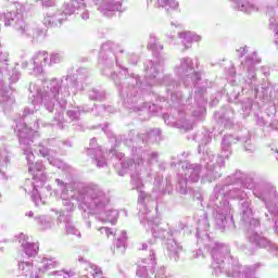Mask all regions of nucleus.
Returning <instances> with one entry per match:
<instances>
[{"label":"nucleus","mask_w":278,"mask_h":278,"mask_svg":"<svg viewBox=\"0 0 278 278\" xmlns=\"http://www.w3.org/2000/svg\"><path fill=\"white\" fill-rule=\"evenodd\" d=\"M227 199L240 201L241 222L252 244L267 249L278 257V193L268 182H255L253 177L237 170L217 185L210 197L213 218L218 229H236L231 205Z\"/></svg>","instance_id":"obj_1"},{"label":"nucleus","mask_w":278,"mask_h":278,"mask_svg":"<svg viewBox=\"0 0 278 278\" xmlns=\"http://www.w3.org/2000/svg\"><path fill=\"white\" fill-rule=\"evenodd\" d=\"M164 62H166V56H156L155 62L147 60L143 63V71L146 73V84L142 86L141 97L142 103L148 111H131L127 109L128 112H135L139 114L141 121H149L150 114H155L160 110H164L170 105L173 110H177L178 118L172 117L168 114H163V119L165 125L168 127H176L184 131H190L193 128V124L190 119L186 118V113H184L181 108L185 110H192V97L184 98V93L178 91L181 87V80H176L173 78V74H166L162 79L157 78V75L162 73L164 67Z\"/></svg>","instance_id":"obj_2"},{"label":"nucleus","mask_w":278,"mask_h":278,"mask_svg":"<svg viewBox=\"0 0 278 278\" xmlns=\"http://www.w3.org/2000/svg\"><path fill=\"white\" fill-rule=\"evenodd\" d=\"M125 55V50L114 41H106L101 46L99 56V68L103 75L113 79L123 105L131 112H148L147 106L142 105V90L147 83H142L140 75L130 73L123 66L121 58Z\"/></svg>","instance_id":"obj_3"},{"label":"nucleus","mask_w":278,"mask_h":278,"mask_svg":"<svg viewBox=\"0 0 278 278\" xmlns=\"http://www.w3.org/2000/svg\"><path fill=\"white\" fill-rule=\"evenodd\" d=\"M86 88H88V84L81 81V77L73 79L68 75L65 78H52L49 83H43L42 86H40V83H30L28 85V101L30 105L26 108L34 110V115H36L40 110V105H43L47 112L51 114L56 104V113L51 121L45 119V125L64 129L66 127L64 110H66L71 92L75 96L77 92H84Z\"/></svg>","instance_id":"obj_4"},{"label":"nucleus","mask_w":278,"mask_h":278,"mask_svg":"<svg viewBox=\"0 0 278 278\" xmlns=\"http://www.w3.org/2000/svg\"><path fill=\"white\" fill-rule=\"evenodd\" d=\"M54 181L61 190V199L66 212H75V203L73 201H76L78 210L84 212V214L96 216V220L100 223L116 225L118 211L110 208L112 198L110 192L105 191L101 185L88 182L78 186L76 190L68 193V190H66L68 184L60 180V178H56Z\"/></svg>","instance_id":"obj_5"},{"label":"nucleus","mask_w":278,"mask_h":278,"mask_svg":"<svg viewBox=\"0 0 278 278\" xmlns=\"http://www.w3.org/2000/svg\"><path fill=\"white\" fill-rule=\"evenodd\" d=\"M40 123L43 127H49V125H45V119L34 115V109L25 108L22 118L15 122L14 132L18 138L20 147H22L26 157L28 173L33 175L35 181L38 179L40 186H45L47 182L45 165L42 162L36 161V155H34V150L31 149L34 135L36 134V129H40Z\"/></svg>","instance_id":"obj_6"},{"label":"nucleus","mask_w":278,"mask_h":278,"mask_svg":"<svg viewBox=\"0 0 278 278\" xmlns=\"http://www.w3.org/2000/svg\"><path fill=\"white\" fill-rule=\"evenodd\" d=\"M109 125L110 124H105L102 127V131L106 134L110 142H115V146L109 150V157H115L119 161L121 168L118 169V166H116L117 175H119V177H125V175H127L129 170L131 172L130 186H132V190H137L139 194H142V192H144L142 190L144 188V181H151L153 179V172L151 170V168L144 165V161H142L140 154L142 153V151H138V149L134 147V142H128V144H125L122 139L116 144L115 138H119L121 136H115L110 130H108ZM122 142L125 147H128L130 149L132 160L123 159L125 157V154L116 152V147H118Z\"/></svg>","instance_id":"obj_7"},{"label":"nucleus","mask_w":278,"mask_h":278,"mask_svg":"<svg viewBox=\"0 0 278 278\" xmlns=\"http://www.w3.org/2000/svg\"><path fill=\"white\" fill-rule=\"evenodd\" d=\"M173 71L174 75L182 81L186 88L194 86V102L198 110L192 111V116L198 118V121H203V118H205V105H207V99H205V92H207V80H203V78H201V72L194 71V60L190 56L179 58Z\"/></svg>","instance_id":"obj_8"},{"label":"nucleus","mask_w":278,"mask_h":278,"mask_svg":"<svg viewBox=\"0 0 278 278\" xmlns=\"http://www.w3.org/2000/svg\"><path fill=\"white\" fill-rule=\"evenodd\" d=\"M185 173V179L189 184H198L201 179L202 184H212L216 179H220V169L225 166L223 156H216L212 150L206 149L203 153L200 164H192L188 161L180 163Z\"/></svg>","instance_id":"obj_9"},{"label":"nucleus","mask_w":278,"mask_h":278,"mask_svg":"<svg viewBox=\"0 0 278 278\" xmlns=\"http://www.w3.org/2000/svg\"><path fill=\"white\" fill-rule=\"evenodd\" d=\"M157 203L153 200L149 193L141 192L138 195V216L140 224L149 231L151 229L154 240H169L173 238V229L167 223L160 222V218L155 217V207Z\"/></svg>","instance_id":"obj_10"},{"label":"nucleus","mask_w":278,"mask_h":278,"mask_svg":"<svg viewBox=\"0 0 278 278\" xmlns=\"http://www.w3.org/2000/svg\"><path fill=\"white\" fill-rule=\"evenodd\" d=\"M4 21V27H13L24 38H30L31 42H40L45 39V30H42L36 24H27L23 21V15L18 11H11L7 13H0V21ZM1 29V24H0ZM1 48V42H0ZM10 54L8 52L0 51V64H5ZM0 79L3 77L0 75Z\"/></svg>","instance_id":"obj_11"},{"label":"nucleus","mask_w":278,"mask_h":278,"mask_svg":"<svg viewBox=\"0 0 278 278\" xmlns=\"http://www.w3.org/2000/svg\"><path fill=\"white\" fill-rule=\"evenodd\" d=\"M260 62H262V59L257 56V52H252L244 60H241L239 66V75L242 77L241 90H254L255 94L260 93V80L255 67Z\"/></svg>","instance_id":"obj_12"},{"label":"nucleus","mask_w":278,"mask_h":278,"mask_svg":"<svg viewBox=\"0 0 278 278\" xmlns=\"http://www.w3.org/2000/svg\"><path fill=\"white\" fill-rule=\"evenodd\" d=\"M136 132H130L128 138L119 135V137H115V142L116 144H118L121 140H123L124 144H129V142H132L135 149H137V151H141V162H144V166L153 172L151 166L160 162V152L147 150V146H144V136H134Z\"/></svg>","instance_id":"obj_13"},{"label":"nucleus","mask_w":278,"mask_h":278,"mask_svg":"<svg viewBox=\"0 0 278 278\" xmlns=\"http://www.w3.org/2000/svg\"><path fill=\"white\" fill-rule=\"evenodd\" d=\"M5 66H8V62L0 64V75L2 77V79H0V105L4 112L11 110L15 101L10 87L5 86V79L8 78L11 84H16V81L21 79V73H18V71L13 70L12 75H10Z\"/></svg>","instance_id":"obj_14"},{"label":"nucleus","mask_w":278,"mask_h":278,"mask_svg":"<svg viewBox=\"0 0 278 278\" xmlns=\"http://www.w3.org/2000/svg\"><path fill=\"white\" fill-rule=\"evenodd\" d=\"M42 266H36L29 261H21L18 263L20 275L17 278H40V273H47V270H53L58 268L60 262L55 258H42Z\"/></svg>","instance_id":"obj_15"},{"label":"nucleus","mask_w":278,"mask_h":278,"mask_svg":"<svg viewBox=\"0 0 278 278\" xmlns=\"http://www.w3.org/2000/svg\"><path fill=\"white\" fill-rule=\"evenodd\" d=\"M157 261L155 260V250L150 249L149 258H140L137 262V277L140 278H166V267L160 266L155 268Z\"/></svg>","instance_id":"obj_16"},{"label":"nucleus","mask_w":278,"mask_h":278,"mask_svg":"<svg viewBox=\"0 0 278 278\" xmlns=\"http://www.w3.org/2000/svg\"><path fill=\"white\" fill-rule=\"evenodd\" d=\"M236 142H244V149L248 153H255V146L251 144V135L249 131L245 132V136H237L226 135L222 139V157L223 160H227L229 155H231V146L236 144Z\"/></svg>","instance_id":"obj_17"},{"label":"nucleus","mask_w":278,"mask_h":278,"mask_svg":"<svg viewBox=\"0 0 278 278\" xmlns=\"http://www.w3.org/2000/svg\"><path fill=\"white\" fill-rule=\"evenodd\" d=\"M98 12L106 18H112L117 12L123 14L127 8L123 7V0H92Z\"/></svg>","instance_id":"obj_18"},{"label":"nucleus","mask_w":278,"mask_h":278,"mask_svg":"<svg viewBox=\"0 0 278 278\" xmlns=\"http://www.w3.org/2000/svg\"><path fill=\"white\" fill-rule=\"evenodd\" d=\"M38 152L41 157H47L49 164L51 166H55V168H59L60 170H63V173H72L73 167L71 165L66 164L64 161L53 156L55 155V152L49 148H46L42 144H39Z\"/></svg>","instance_id":"obj_19"},{"label":"nucleus","mask_w":278,"mask_h":278,"mask_svg":"<svg viewBox=\"0 0 278 278\" xmlns=\"http://www.w3.org/2000/svg\"><path fill=\"white\" fill-rule=\"evenodd\" d=\"M43 185H40L39 179H29L27 178L24 182L23 190L26 194H31V200L34 201L36 207H40V205H45V201L40 195L39 188H42Z\"/></svg>","instance_id":"obj_20"},{"label":"nucleus","mask_w":278,"mask_h":278,"mask_svg":"<svg viewBox=\"0 0 278 278\" xmlns=\"http://www.w3.org/2000/svg\"><path fill=\"white\" fill-rule=\"evenodd\" d=\"M229 103H235L236 105H240L242 110L243 118H247L249 114H251V110L253 109V100L251 98H247L241 103H238V97H240V89L238 87L232 89V92H227Z\"/></svg>","instance_id":"obj_21"},{"label":"nucleus","mask_w":278,"mask_h":278,"mask_svg":"<svg viewBox=\"0 0 278 278\" xmlns=\"http://www.w3.org/2000/svg\"><path fill=\"white\" fill-rule=\"evenodd\" d=\"M88 148V155H90L91 160H93V163L98 168H104V166H108V161L105 160V156L103 155V150L101 148H94L97 147V138H92L90 140Z\"/></svg>","instance_id":"obj_22"},{"label":"nucleus","mask_w":278,"mask_h":278,"mask_svg":"<svg viewBox=\"0 0 278 278\" xmlns=\"http://www.w3.org/2000/svg\"><path fill=\"white\" fill-rule=\"evenodd\" d=\"M33 73L35 75H42L45 66H49V52L38 51L31 56Z\"/></svg>","instance_id":"obj_23"},{"label":"nucleus","mask_w":278,"mask_h":278,"mask_svg":"<svg viewBox=\"0 0 278 278\" xmlns=\"http://www.w3.org/2000/svg\"><path fill=\"white\" fill-rule=\"evenodd\" d=\"M17 240L21 243L23 252L26 256L36 257L38 255L40 247L38 243L29 242V237H27L25 233H20Z\"/></svg>","instance_id":"obj_24"},{"label":"nucleus","mask_w":278,"mask_h":278,"mask_svg":"<svg viewBox=\"0 0 278 278\" xmlns=\"http://www.w3.org/2000/svg\"><path fill=\"white\" fill-rule=\"evenodd\" d=\"M12 160V148L8 146L0 147V179H8L5 177V168Z\"/></svg>","instance_id":"obj_25"},{"label":"nucleus","mask_w":278,"mask_h":278,"mask_svg":"<svg viewBox=\"0 0 278 278\" xmlns=\"http://www.w3.org/2000/svg\"><path fill=\"white\" fill-rule=\"evenodd\" d=\"M65 17L62 14V11H56L55 13H47L42 20V23L46 27H58L64 23Z\"/></svg>","instance_id":"obj_26"},{"label":"nucleus","mask_w":278,"mask_h":278,"mask_svg":"<svg viewBox=\"0 0 278 278\" xmlns=\"http://www.w3.org/2000/svg\"><path fill=\"white\" fill-rule=\"evenodd\" d=\"M193 140L199 143L198 153H201V151H205V147L212 142V132L208 130L198 131L193 136Z\"/></svg>","instance_id":"obj_27"},{"label":"nucleus","mask_w":278,"mask_h":278,"mask_svg":"<svg viewBox=\"0 0 278 278\" xmlns=\"http://www.w3.org/2000/svg\"><path fill=\"white\" fill-rule=\"evenodd\" d=\"M166 250L168 253V257L174 262H179V254L181 253V245L177 243L173 237L166 241Z\"/></svg>","instance_id":"obj_28"},{"label":"nucleus","mask_w":278,"mask_h":278,"mask_svg":"<svg viewBox=\"0 0 278 278\" xmlns=\"http://www.w3.org/2000/svg\"><path fill=\"white\" fill-rule=\"evenodd\" d=\"M178 38L181 40V45H184L185 50L190 49L192 47V42H201V36L192 31L179 33Z\"/></svg>","instance_id":"obj_29"},{"label":"nucleus","mask_w":278,"mask_h":278,"mask_svg":"<svg viewBox=\"0 0 278 278\" xmlns=\"http://www.w3.org/2000/svg\"><path fill=\"white\" fill-rule=\"evenodd\" d=\"M148 5H153V8H163L169 12L170 10H177L179 8V2L175 0H148Z\"/></svg>","instance_id":"obj_30"},{"label":"nucleus","mask_w":278,"mask_h":278,"mask_svg":"<svg viewBox=\"0 0 278 278\" xmlns=\"http://www.w3.org/2000/svg\"><path fill=\"white\" fill-rule=\"evenodd\" d=\"M215 121L224 125V127H231L233 125V111L227 110L215 113Z\"/></svg>","instance_id":"obj_31"},{"label":"nucleus","mask_w":278,"mask_h":278,"mask_svg":"<svg viewBox=\"0 0 278 278\" xmlns=\"http://www.w3.org/2000/svg\"><path fill=\"white\" fill-rule=\"evenodd\" d=\"M136 136H144V147H147L148 143L154 144L155 142H162V129L154 128L149 130L147 134H139Z\"/></svg>","instance_id":"obj_32"},{"label":"nucleus","mask_w":278,"mask_h":278,"mask_svg":"<svg viewBox=\"0 0 278 278\" xmlns=\"http://www.w3.org/2000/svg\"><path fill=\"white\" fill-rule=\"evenodd\" d=\"M235 8L240 12H245V14H251V12H257V7L249 0H236Z\"/></svg>","instance_id":"obj_33"},{"label":"nucleus","mask_w":278,"mask_h":278,"mask_svg":"<svg viewBox=\"0 0 278 278\" xmlns=\"http://www.w3.org/2000/svg\"><path fill=\"white\" fill-rule=\"evenodd\" d=\"M262 92L266 99H277L278 98V83L273 85L268 83L267 85L262 86Z\"/></svg>","instance_id":"obj_34"},{"label":"nucleus","mask_w":278,"mask_h":278,"mask_svg":"<svg viewBox=\"0 0 278 278\" xmlns=\"http://www.w3.org/2000/svg\"><path fill=\"white\" fill-rule=\"evenodd\" d=\"M36 225H38L39 229L46 231V229H51L53 227V219L51 217H47L45 215H38L34 217Z\"/></svg>","instance_id":"obj_35"},{"label":"nucleus","mask_w":278,"mask_h":278,"mask_svg":"<svg viewBox=\"0 0 278 278\" xmlns=\"http://www.w3.org/2000/svg\"><path fill=\"white\" fill-rule=\"evenodd\" d=\"M62 14L64 15L65 21L68 18V16H73V14H76L79 12L81 9L77 7V4L72 0L70 2H64L62 7Z\"/></svg>","instance_id":"obj_36"},{"label":"nucleus","mask_w":278,"mask_h":278,"mask_svg":"<svg viewBox=\"0 0 278 278\" xmlns=\"http://www.w3.org/2000/svg\"><path fill=\"white\" fill-rule=\"evenodd\" d=\"M126 242H127V232L125 230H123L121 237L117 238V241L115 244L118 253H121V254L125 253V251H126L125 243Z\"/></svg>","instance_id":"obj_37"},{"label":"nucleus","mask_w":278,"mask_h":278,"mask_svg":"<svg viewBox=\"0 0 278 278\" xmlns=\"http://www.w3.org/2000/svg\"><path fill=\"white\" fill-rule=\"evenodd\" d=\"M67 116L72 121V123H76L78 127H81V124H79V117L81 116V108L68 110Z\"/></svg>","instance_id":"obj_38"},{"label":"nucleus","mask_w":278,"mask_h":278,"mask_svg":"<svg viewBox=\"0 0 278 278\" xmlns=\"http://www.w3.org/2000/svg\"><path fill=\"white\" fill-rule=\"evenodd\" d=\"M65 230L68 236H76L77 238H81V232L77 229V226L71 220H67L65 224Z\"/></svg>","instance_id":"obj_39"},{"label":"nucleus","mask_w":278,"mask_h":278,"mask_svg":"<svg viewBox=\"0 0 278 278\" xmlns=\"http://www.w3.org/2000/svg\"><path fill=\"white\" fill-rule=\"evenodd\" d=\"M88 97L91 101H103L105 99V92L92 88L88 91Z\"/></svg>","instance_id":"obj_40"},{"label":"nucleus","mask_w":278,"mask_h":278,"mask_svg":"<svg viewBox=\"0 0 278 278\" xmlns=\"http://www.w3.org/2000/svg\"><path fill=\"white\" fill-rule=\"evenodd\" d=\"M188 180H186V178H181L178 180L177 186H176V190L179 194H188V192H190V189L188 188Z\"/></svg>","instance_id":"obj_41"},{"label":"nucleus","mask_w":278,"mask_h":278,"mask_svg":"<svg viewBox=\"0 0 278 278\" xmlns=\"http://www.w3.org/2000/svg\"><path fill=\"white\" fill-rule=\"evenodd\" d=\"M64 60V53L63 52H52L49 55V66H53V64H60Z\"/></svg>","instance_id":"obj_42"},{"label":"nucleus","mask_w":278,"mask_h":278,"mask_svg":"<svg viewBox=\"0 0 278 278\" xmlns=\"http://www.w3.org/2000/svg\"><path fill=\"white\" fill-rule=\"evenodd\" d=\"M49 275H53L54 277L58 278H71L73 277V273L64 271V270H54L50 273Z\"/></svg>","instance_id":"obj_43"},{"label":"nucleus","mask_w":278,"mask_h":278,"mask_svg":"<svg viewBox=\"0 0 278 278\" xmlns=\"http://www.w3.org/2000/svg\"><path fill=\"white\" fill-rule=\"evenodd\" d=\"M98 230L100 231V233L106 236L108 238H110L111 236L114 238V236H116V231H114V229L112 228L100 227L98 228Z\"/></svg>","instance_id":"obj_44"},{"label":"nucleus","mask_w":278,"mask_h":278,"mask_svg":"<svg viewBox=\"0 0 278 278\" xmlns=\"http://www.w3.org/2000/svg\"><path fill=\"white\" fill-rule=\"evenodd\" d=\"M125 56L127 58V61L132 65L136 66L138 64L140 58L136 53H126Z\"/></svg>","instance_id":"obj_45"},{"label":"nucleus","mask_w":278,"mask_h":278,"mask_svg":"<svg viewBox=\"0 0 278 278\" xmlns=\"http://www.w3.org/2000/svg\"><path fill=\"white\" fill-rule=\"evenodd\" d=\"M39 1L45 10H49V8H55V5H58L56 0H39Z\"/></svg>","instance_id":"obj_46"},{"label":"nucleus","mask_w":278,"mask_h":278,"mask_svg":"<svg viewBox=\"0 0 278 278\" xmlns=\"http://www.w3.org/2000/svg\"><path fill=\"white\" fill-rule=\"evenodd\" d=\"M160 42V39L155 35H150L149 41H148V49L151 51L152 49L155 48V46Z\"/></svg>","instance_id":"obj_47"},{"label":"nucleus","mask_w":278,"mask_h":278,"mask_svg":"<svg viewBox=\"0 0 278 278\" xmlns=\"http://www.w3.org/2000/svg\"><path fill=\"white\" fill-rule=\"evenodd\" d=\"M163 181L162 178L156 177L154 179V188L156 190V192H163L164 191V186H162Z\"/></svg>","instance_id":"obj_48"},{"label":"nucleus","mask_w":278,"mask_h":278,"mask_svg":"<svg viewBox=\"0 0 278 278\" xmlns=\"http://www.w3.org/2000/svg\"><path fill=\"white\" fill-rule=\"evenodd\" d=\"M60 149H72L73 147V141L71 139H65L60 142L59 144Z\"/></svg>","instance_id":"obj_49"},{"label":"nucleus","mask_w":278,"mask_h":278,"mask_svg":"<svg viewBox=\"0 0 278 278\" xmlns=\"http://www.w3.org/2000/svg\"><path fill=\"white\" fill-rule=\"evenodd\" d=\"M78 14H80V18L83 21H88V18H90V12H88V10H86V7H85V9H80L78 11Z\"/></svg>","instance_id":"obj_50"},{"label":"nucleus","mask_w":278,"mask_h":278,"mask_svg":"<svg viewBox=\"0 0 278 278\" xmlns=\"http://www.w3.org/2000/svg\"><path fill=\"white\" fill-rule=\"evenodd\" d=\"M249 53V48L248 47H241L240 49L237 50V55L238 58H244Z\"/></svg>","instance_id":"obj_51"},{"label":"nucleus","mask_w":278,"mask_h":278,"mask_svg":"<svg viewBox=\"0 0 278 278\" xmlns=\"http://www.w3.org/2000/svg\"><path fill=\"white\" fill-rule=\"evenodd\" d=\"M150 51H153V53H160V51H164V45L157 41L154 48H152Z\"/></svg>","instance_id":"obj_52"},{"label":"nucleus","mask_w":278,"mask_h":278,"mask_svg":"<svg viewBox=\"0 0 278 278\" xmlns=\"http://www.w3.org/2000/svg\"><path fill=\"white\" fill-rule=\"evenodd\" d=\"M75 4H77L78 10H86V3L84 0H72Z\"/></svg>","instance_id":"obj_53"},{"label":"nucleus","mask_w":278,"mask_h":278,"mask_svg":"<svg viewBox=\"0 0 278 278\" xmlns=\"http://www.w3.org/2000/svg\"><path fill=\"white\" fill-rule=\"evenodd\" d=\"M181 162L177 160V156H172L170 167L177 168V164H180Z\"/></svg>","instance_id":"obj_54"},{"label":"nucleus","mask_w":278,"mask_h":278,"mask_svg":"<svg viewBox=\"0 0 278 278\" xmlns=\"http://www.w3.org/2000/svg\"><path fill=\"white\" fill-rule=\"evenodd\" d=\"M274 106L271 108L273 112L271 114H275V112H277L278 110V98H274L273 100Z\"/></svg>","instance_id":"obj_55"},{"label":"nucleus","mask_w":278,"mask_h":278,"mask_svg":"<svg viewBox=\"0 0 278 278\" xmlns=\"http://www.w3.org/2000/svg\"><path fill=\"white\" fill-rule=\"evenodd\" d=\"M269 127L274 130L277 131L278 129V121L277 119H273L270 123H269Z\"/></svg>","instance_id":"obj_56"},{"label":"nucleus","mask_w":278,"mask_h":278,"mask_svg":"<svg viewBox=\"0 0 278 278\" xmlns=\"http://www.w3.org/2000/svg\"><path fill=\"white\" fill-rule=\"evenodd\" d=\"M185 228H186V224L179 223V224H178V229L174 230V231H173V235H174V233H177V231H184Z\"/></svg>","instance_id":"obj_57"},{"label":"nucleus","mask_w":278,"mask_h":278,"mask_svg":"<svg viewBox=\"0 0 278 278\" xmlns=\"http://www.w3.org/2000/svg\"><path fill=\"white\" fill-rule=\"evenodd\" d=\"M218 101H220V92H218L215 99L211 101V105H216Z\"/></svg>","instance_id":"obj_58"},{"label":"nucleus","mask_w":278,"mask_h":278,"mask_svg":"<svg viewBox=\"0 0 278 278\" xmlns=\"http://www.w3.org/2000/svg\"><path fill=\"white\" fill-rule=\"evenodd\" d=\"M256 123L257 125H260V127H264V125H266V122L264 121V118L260 116H257Z\"/></svg>","instance_id":"obj_59"},{"label":"nucleus","mask_w":278,"mask_h":278,"mask_svg":"<svg viewBox=\"0 0 278 278\" xmlns=\"http://www.w3.org/2000/svg\"><path fill=\"white\" fill-rule=\"evenodd\" d=\"M99 110H104V112H114V109L112 106H100Z\"/></svg>","instance_id":"obj_60"},{"label":"nucleus","mask_w":278,"mask_h":278,"mask_svg":"<svg viewBox=\"0 0 278 278\" xmlns=\"http://www.w3.org/2000/svg\"><path fill=\"white\" fill-rule=\"evenodd\" d=\"M261 72L263 73V75H268L269 70H268V67L263 66V67H261Z\"/></svg>","instance_id":"obj_61"},{"label":"nucleus","mask_w":278,"mask_h":278,"mask_svg":"<svg viewBox=\"0 0 278 278\" xmlns=\"http://www.w3.org/2000/svg\"><path fill=\"white\" fill-rule=\"evenodd\" d=\"M62 220H64V211H61V212H60V215H59V217H58V222H59V223H62Z\"/></svg>","instance_id":"obj_62"},{"label":"nucleus","mask_w":278,"mask_h":278,"mask_svg":"<svg viewBox=\"0 0 278 278\" xmlns=\"http://www.w3.org/2000/svg\"><path fill=\"white\" fill-rule=\"evenodd\" d=\"M25 216H27L28 218H34V211L26 212Z\"/></svg>","instance_id":"obj_63"},{"label":"nucleus","mask_w":278,"mask_h":278,"mask_svg":"<svg viewBox=\"0 0 278 278\" xmlns=\"http://www.w3.org/2000/svg\"><path fill=\"white\" fill-rule=\"evenodd\" d=\"M27 66H29V62L27 61L22 62V68H27Z\"/></svg>","instance_id":"obj_64"}]
</instances>
